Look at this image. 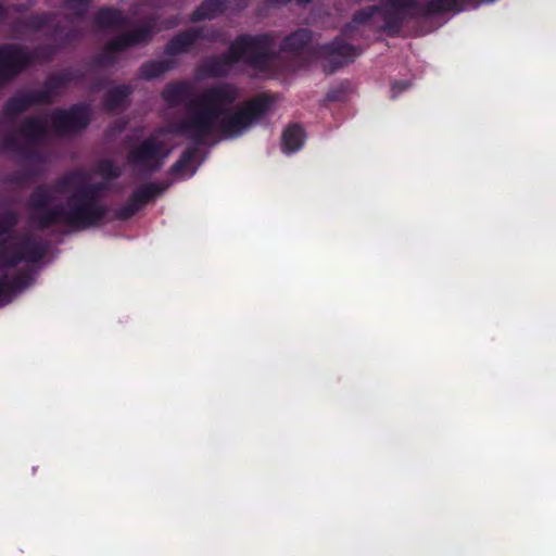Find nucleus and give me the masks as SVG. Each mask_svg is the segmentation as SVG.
Wrapping results in <instances>:
<instances>
[{
	"instance_id": "f257e3e1",
	"label": "nucleus",
	"mask_w": 556,
	"mask_h": 556,
	"mask_svg": "<svg viewBox=\"0 0 556 556\" xmlns=\"http://www.w3.org/2000/svg\"><path fill=\"white\" fill-rule=\"evenodd\" d=\"M239 92L236 86L222 83L202 89L186 105V115L172 125L167 132L185 136L193 141L170 166L172 175L182 174L195 159L198 146L216 131L225 138H237L251 125L257 123L271 110L276 99L268 93H260L245 101L236 111L229 108L237 101Z\"/></svg>"
},
{
	"instance_id": "f03ea898",
	"label": "nucleus",
	"mask_w": 556,
	"mask_h": 556,
	"mask_svg": "<svg viewBox=\"0 0 556 556\" xmlns=\"http://www.w3.org/2000/svg\"><path fill=\"white\" fill-rule=\"evenodd\" d=\"M274 38L270 34H241L229 45L228 51L219 55L205 58L197 67V73L205 78L227 77L231 68L239 62H244L249 67L266 72L274 60L271 48Z\"/></svg>"
},
{
	"instance_id": "7ed1b4c3",
	"label": "nucleus",
	"mask_w": 556,
	"mask_h": 556,
	"mask_svg": "<svg viewBox=\"0 0 556 556\" xmlns=\"http://www.w3.org/2000/svg\"><path fill=\"white\" fill-rule=\"evenodd\" d=\"M109 207L100 201L87 199L76 191L66 199V205L58 204L41 218L43 227L64 224L74 229L99 227L106 217Z\"/></svg>"
},
{
	"instance_id": "20e7f679",
	"label": "nucleus",
	"mask_w": 556,
	"mask_h": 556,
	"mask_svg": "<svg viewBox=\"0 0 556 556\" xmlns=\"http://www.w3.org/2000/svg\"><path fill=\"white\" fill-rule=\"evenodd\" d=\"M18 219V213L13 210L0 214V268H14L22 262L38 263L46 255L45 244L31 237L10 247L9 239L13 238Z\"/></svg>"
},
{
	"instance_id": "39448f33",
	"label": "nucleus",
	"mask_w": 556,
	"mask_h": 556,
	"mask_svg": "<svg viewBox=\"0 0 556 556\" xmlns=\"http://www.w3.org/2000/svg\"><path fill=\"white\" fill-rule=\"evenodd\" d=\"M41 51H46L47 56L53 53L50 48L37 49L35 52H31L25 46L14 43L0 45V88L11 83L28 68L39 58Z\"/></svg>"
},
{
	"instance_id": "423d86ee",
	"label": "nucleus",
	"mask_w": 556,
	"mask_h": 556,
	"mask_svg": "<svg viewBox=\"0 0 556 556\" xmlns=\"http://www.w3.org/2000/svg\"><path fill=\"white\" fill-rule=\"evenodd\" d=\"M382 29L390 37L402 30L405 22L425 18L424 3L418 0H381Z\"/></svg>"
},
{
	"instance_id": "0eeeda50",
	"label": "nucleus",
	"mask_w": 556,
	"mask_h": 556,
	"mask_svg": "<svg viewBox=\"0 0 556 556\" xmlns=\"http://www.w3.org/2000/svg\"><path fill=\"white\" fill-rule=\"evenodd\" d=\"M163 149L164 143L150 136L128 151L126 161L139 174L149 176L162 168L164 159L167 156V153H163Z\"/></svg>"
},
{
	"instance_id": "6e6552de",
	"label": "nucleus",
	"mask_w": 556,
	"mask_h": 556,
	"mask_svg": "<svg viewBox=\"0 0 556 556\" xmlns=\"http://www.w3.org/2000/svg\"><path fill=\"white\" fill-rule=\"evenodd\" d=\"M91 106L89 103H75L67 110L55 109L51 113V124L60 135L78 134L85 130L91 122Z\"/></svg>"
},
{
	"instance_id": "1a4fd4ad",
	"label": "nucleus",
	"mask_w": 556,
	"mask_h": 556,
	"mask_svg": "<svg viewBox=\"0 0 556 556\" xmlns=\"http://www.w3.org/2000/svg\"><path fill=\"white\" fill-rule=\"evenodd\" d=\"M362 53V50L343 38L336 37L332 41L318 46L314 54L324 58L323 70L326 74H333L340 67L354 62L355 58Z\"/></svg>"
},
{
	"instance_id": "9d476101",
	"label": "nucleus",
	"mask_w": 556,
	"mask_h": 556,
	"mask_svg": "<svg viewBox=\"0 0 556 556\" xmlns=\"http://www.w3.org/2000/svg\"><path fill=\"white\" fill-rule=\"evenodd\" d=\"M167 185L160 182H146L135 189L127 202L115 212L118 220H127L135 216L143 206L161 195Z\"/></svg>"
},
{
	"instance_id": "9b49d317",
	"label": "nucleus",
	"mask_w": 556,
	"mask_h": 556,
	"mask_svg": "<svg viewBox=\"0 0 556 556\" xmlns=\"http://www.w3.org/2000/svg\"><path fill=\"white\" fill-rule=\"evenodd\" d=\"M217 38L218 34L215 30L205 34L203 27H191L179 31L169 39L165 45L164 54L169 58L185 54L188 53L199 40L214 42Z\"/></svg>"
},
{
	"instance_id": "f8f14e48",
	"label": "nucleus",
	"mask_w": 556,
	"mask_h": 556,
	"mask_svg": "<svg viewBox=\"0 0 556 556\" xmlns=\"http://www.w3.org/2000/svg\"><path fill=\"white\" fill-rule=\"evenodd\" d=\"M157 17L151 15L144 24L130 31L123 33L111 40V48L125 51L132 47L148 45L155 34Z\"/></svg>"
},
{
	"instance_id": "ddd939ff",
	"label": "nucleus",
	"mask_w": 556,
	"mask_h": 556,
	"mask_svg": "<svg viewBox=\"0 0 556 556\" xmlns=\"http://www.w3.org/2000/svg\"><path fill=\"white\" fill-rule=\"evenodd\" d=\"M47 101L46 92L25 91L9 98L2 110V117L12 123L34 104Z\"/></svg>"
},
{
	"instance_id": "4468645a",
	"label": "nucleus",
	"mask_w": 556,
	"mask_h": 556,
	"mask_svg": "<svg viewBox=\"0 0 556 556\" xmlns=\"http://www.w3.org/2000/svg\"><path fill=\"white\" fill-rule=\"evenodd\" d=\"M51 187L46 185H39L35 187L33 192L29 195V206L33 210L31 219L34 225L40 229L46 230L50 227H43L41 225L40 218L53 207L50 206L52 202Z\"/></svg>"
},
{
	"instance_id": "2eb2a0df",
	"label": "nucleus",
	"mask_w": 556,
	"mask_h": 556,
	"mask_svg": "<svg viewBox=\"0 0 556 556\" xmlns=\"http://www.w3.org/2000/svg\"><path fill=\"white\" fill-rule=\"evenodd\" d=\"M84 74L79 70H63L60 73L50 75L45 81L43 89L36 90V92H46L47 101L41 102L42 104H49L52 102L53 96L60 90L65 88L73 81H81Z\"/></svg>"
},
{
	"instance_id": "dca6fc26",
	"label": "nucleus",
	"mask_w": 556,
	"mask_h": 556,
	"mask_svg": "<svg viewBox=\"0 0 556 556\" xmlns=\"http://www.w3.org/2000/svg\"><path fill=\"white\" fill-rule=\"evenodd\" d=\"M194 93V87L190 81L179 80V81H170L168 83L161 96L162 99L169 108H177L182 104L185 106L187 103L192 101L191 97Z\"/></svg>"
},
{
	"instance_id": "f3484780",
	"label": "nucleus",
	"mask_w": 556,
	"mask_h": 556,
	"mask_svg": "<svg viewBox=\"0 0 556 556\" xmlns=\"http://www.w3.org/2000/svg\"><path fill=\"white\" fill-rule=\"evenodd\" d=\"M17 132L25 138L26 144L38 146L48 137L47 122L41 116H27L23 119Z\"/></svg>"
},
{
	"instance_id": "a211bd4d",
	"label": "nucleus",
	"mask_w": 556,
	"mask_h": 556,
	"mask_svg": "<svg viewBox=\"0 0 556 556\" xmlns=\"http://www.w3.org/2000/svg\"><path fill=\"white\" fill-rule=\"evenodd\" d=\"M134 90L135 88L129 84H119L110 88L103 97V109L109 113L127 109Z\"/></svg>"
},
{
	"instance_id": "6ab92c4d",
	"label": "nucleus",
	"mask_w": 556,
	"mask_h": 556,
	"mask_svg": "<svg viewBox=\"0 0 556 556\" xmlns=\"http://www.w3.org/2000/svg\"><path fill=\"white\" fill-rule=\"evenodd\" d=\"M93 26L99 30L125 27L129 20L119 9L113 7H101L92 17Z\"/></svg>"
},
{
	"instance_id": "aec40b11",
	"label": "nucleus",
	"mask_w": 556,
	"mask_h": 556,
	"mask_svg": "<svg viewBox=\"0 0 556 556\" xmlns=\"http://www.w3.org/2000/svg\"><path fill=\"white\" fill-rule=\"evenodd\" d=\"M473 0H429L424 3L425 18L464 11Z\"/></svg>"
},
{
	"instance_id": "412c9836",
	"label": "nucleus",
	"mask_w": 556,
	"mask_h": 556,
	"mask_svg": "<svg viewBox=\"0 0 556 556\" xmlns=\"http://www.w3.org/2000/svg\"><path fill=\"white\" fill-rule=\"evenodd\" d=\"M230 0H203L191 13L190 21L193 23L213 20L226 12Z\"/></svg>"
},
{
	"instance_id": "4be33fe9",
	"label": "nucleus",
	"mask_w": 556,
	"mask_h": 556,
	"mask_svg": "<svg viewBox=\"0 0 556 556\" xmlns=\"http://www.w3.org/2000/svg\"><path fill=\"white\" fill-rule=\"evenodd\" d=\"M313 39V33L307 28H298L286 36L280 43L281 52L300 53L307 49Z\"/></svg>"
},
{
	"instance_id": "5701e85b",
	"label": "nucleus",
	"mask_w": 556,
	"mask_h": 556,
	"mask_svg": "<svg viewBox=\"0 0 556 556\" xmlns=\"http://www.w3.org/2000/svg\"><path fill=\"white\" fill-rule=\"evenodd\" d=\"M305 131L300 124L289 125L282 132L281 148L287 154L298 152L304 144Z\"/></svg>"
},
{
	"instance_id": "b1692460",
	"label": "nucleus",
	"mask_w": 556,
	"mask_h": 556,
	"mask_svg": "<svg viewBox=\"0 0 556 556\" xmlns=\"http://www.w3.org/2000/svg\"><path fill=\"white\" fill-rule=\"evenodd\" d=\"M175 65L176 61L173 59L160 61L150 60L139 67V77L144 80H152L173 70Z\"/></svg>"
},
{
	"instance_id": "393cba45",
	"label": "nucleus",
	"mask_w": 556,
	"mask_h": 556,
	"mask_svg": "<svg viewBox=\"0 0 556 556\" xmlns=\"http://www.w3.org/2000/svg\"><path fill=\"white\" fill-rule=\"evenodd\" d=\"M89 175L81 169H73L56 179L53 189L64 193L72 188H79L83 182L89 181Z\"/></svg>"
},
{
	"instance_id": "a878e982",
	"label": "nucleus",
	"mask_w": 556,
	"mask_h": 556,
	"mask_svg": "<svg viewBox=\"0 0 556 556\" xmlns=\"http://www.w3.org/2000/svg\"><path fill=\"white\" fill-rule=\"evenodd\" d=\"M53 16L54 14L51 12L30 14L26 17L16 20L14 27L15 29H29L38 31L50 25Z\"/></svg>"
},
{
	"instance_id": "bb28decb",
	"label": "nucleus",
	"mask_w": 556,
	"mask_h": 556,
	"mask_svg": "<svg viewBox=\"0 0 556 556\" xmlns=\"http://www.w3.org/2000/svg\"><path fill=\"white\" fill-rule=\"evenodd\" d=\"M377 13H381L380 5H369L362 8L354 13L352 21L343 27L342 34L346 37H352V33L357 25L367 23Z\"/></svg>"
},
{
	"instance_id": "cd10ccee",
	"label": "nucleus",
	"mask_w": 556,
	"mask_h": 556,
	"mask_svg": "<svg viewBox=\"0 0 556 556\" xmlns=\"http://www.w3.org/2000/svg\"><path fill=\"white\" fill-rule=\"evenodd\" d=\"M122 50L111 48V40L105 45L103 50L92 58L91 64L96 67L113 66L117 62L116 53Z\"/></svg>"
},
{
	"instance_id": "c85d7f7f",
	"label": "nucleus",
	"mask_w": 556,
	"mask_h": 556,
	"mask_svg": "<svg viewBox=\"0 0 556 556\" xmlns=\"http://www.w3.org/2000/svg\"><path fill=\"white\" fill-rule=\"evenodd\" d=\"M97 174L106 180L117 179L122 172L115 162L111 159H103L97 163Z\"/></svg>"
},
{
	"instance_id": "c756f323",
	"label": "nucleus",
	"mask_w": 556,
	"mask_h": 556,
	"mask_svg": "<svg viewBox=\"0 0 556 556\" xmlns=\"http://www.w3.org/2000/svg\"><path fill=\"white\" fill-rule=\"evenodd\" d=\"M54 33L60 36L59 43L61 47L77 43L83 39V31L78 28L64 30L61 26H56Z\"/></svg>"
},
{
	"instance_id": "7c9ffc66",
	"label": "nucleus",
	"mask_w": 556,
	"mask_h": 556,
	"mask_svg": "<svg viewBox=\"0 0 556 556\" xmlns=\"http://www.w3.org/2000/svg\"><path fill=\"white\" fill-rule=\"evenodd\" d=\"M105 189L103 182L89 184L88 181L83 182L81 186L76 190L77 193L87 197L92 201H99L101 192Z\"/></svg>"
},
{
	"instance_id": "2f4dec72",
	"label": "nucleus",
	"mask_w": 556,
	"mask_h": 556,
	"mask_svg": "<svg viewBox=\"0 0 556 556\" xmlns=\"http://www.w3.org/2000/svg\"><path fill=\"white\" fill-rule=\"evenodd\" d=\"M92 0H64V7L73 11L77 18H81L87 13Z\"/></svg>"
},
{
	"instance_id": "473e14b6",
	"label": "nucleus",
	"mask_w": 556,
	"mask_h": 556,
	"mask_svg": "<svg viewBox=\"0 0 556 556\" xmlns=\"http://www.w3.org/2000/svg\"><path fill=\"white\" fill-rule=\"evenodd\" d=\"M30 283V276L25 271H20L13 276V278L9 279V289L11 293H15L24 290Z\"/></svg>"
},
{
	"instance_id": "72a5a7b5",
	"label": "nucleus",
	"mask_w": 556,
	"mask_h": 556,
	"mask_svg": "<svg viewBox=\"0 0 556 556\" xmlns=\"http://www.w3.org/2000/svg\"><path fill=\"white\" fill-rule=\"evenodd\" d=\"M350 90L349 83H341L339 86L330 89L326 94V100L329 102H342L345 101L348 92Z\"/></svg>"
},
{
	"instance_id": "f704fd0d",
	"label": "nucleus",
	"mask_w": 556,
	"mask_h": 556,
	"mask_svg": "<svg viewBox=\"0 0 556 556\" xmlns=\"http://www.w3.org/2000/svg\"><path fill=\"white\" fill-rule=\"evenodd\" d=\"M35 147L36 146L25 143L18 155L25 161L40 163L42 161V155L37 149H35Z\"/></svg>"
},
{
	"instance_id": "c9c22d12",
	"label": "nucleus",
	"mask_w": 556,
	"mask_h": 556,
	"mask_svg": "<svg viewBox=\"0 0 556 556\" xmlns=\"http://www.w3.org/2000/svg\"><path fill=\"white\" fill-rule=\"evenodd\" d=\"M24 144H21L17 137L15 135L5 136L0 142V149L2 151H11L15 153H20L21 149Z\"/></svg>"
},
{
	"instance_id": "e433bc0d",
	"label": "nucleus",
	"mask_w": 556,
	"mask_h": 556,
	"mask_svg": "<svg viewBox=\"0 0 556 556\" xmlns=\"http://www.w3.org/2000/svg\"><path fill=\"white\" fill-rule=\"evenodd\" d=\"M12 295L9 289V277L8 275H3L0 277V302L4 303L10 302V296Z\"/></svg>"
},
{
	"instance_id": "4c0bfd02",
	"label": "nucleus",
	"mask_w": 556,
	"mask_h": 556,
	"mask_svg": "<svg viewBox=\"0 0 556 556\" xmlns=\"http://www.w3.org/2000/svg\"><path fill=\"white\" fill-rule=\"evenodd\" d=\"M8 180L10 182H12L14 185H18V186H23V185L29 182L24 170H20V172H15V173L11 174Z\"/></svg>"
},
{
	"instance_id": "58836bf2",
	"label": "nucleus",
	"mask_w": 556,
	"mask_h": 556,
	"mask_svg": "<svg viewBox=\"0 0 556 556\" xmlns=\"http://www.w3.org/2000/svg\"><path fill=\"white\" fill-rule=\"evenodd\" d=\"M408 87H409L408 83L403 81V80H395L394 83H392V86H391L392 97H395L399 93L405 91Z\"/></svg>"
},
{
	"instance_id": "ea45409f",
	"label": "nucleus",
	"mask_w": 556,
	"mask_h": 556,
	"mask_svg": "<svg viewBox=\"0 0 556 556\" xmlns=\"http://www.w3.org/2000/svg\"><path fill=\"white\" fill-rule=\"evenodd\" d=\"M25 172V175L28 179V181L33 180L34 178L38 177L39 172L35 166H27L23 169Z\"/></svg>"
},
{
	"instance_id": "a19ab883",
	"label": "nucleus",
	"mask_w": 556,
	"mask_h": 556,
	"mask_svg": "<svg viewBox=\"0 0 556 556\" xmlns=\"http://www.w3.org/2000/svg\"><path fill=\"white\" fill-rule=\"evenodd\" d=\"M293 0H264V2L270 7L287 5Z\"/></svg>"
},
{
	"instance_id": "79ce46f5",
	"label": "nucleus",
	"mask_w": 556,
	"mask_h": 556,
	"mask_svg": "<svg viewBox=\"0 0 556 556\" xmlns=\"http://www.w3.org/2000/svg\"><path fill=\"white\" fill-rule=\"evenodd\" d=\"M8 15H9V8L4 7L0 2V24H2L8 18Z\"/></svg>"
},
{
	"instance_id": "37998d69",
	"label": "nucleus",
	"mask_w": 556,
	"mask_h": 556,
	"mask_svg": "<svg viewBox=\"0 0 556 556\" xmlns=\"http://www.w3.org/2000/svg\"><path fill=\"white\" fill-rule=\"evenodd\" d=\"M167 22H168V27H173V26L177 25L178 18H177V16H173Z\"/></svg>"
},
{
	"instance_id": "c03bdc74",
	"label": "nucleus",
	"mask_w": 556,
	"mask_h": 556,
	"mask_svg": "<svg viewBox=\"0 0 556 556\" xmlns=\"http://www.w3.org/2000/svg\"><path fill=\"white\" fill-rule=\"evenodd\" d=\"M12 9L16 12H22L24 10L23 5H13Z\"/></svg>"
},
{
	"instance_id": "a18cd8bd",
	"label": "nucleus",
	"mask_w": 556,
	"mask_h": 556,
	"mask_svg": "<svg viewBox=\"0 0 556 556\" xmlns=\"http://www.w3.org/2000/svg\"><path fill=\"white\" fill-rule=\"evenodd\" d=\"M298 4H308L311 3L313 0H295Z\"/></svg>"
},
{
	"instance_id": "49530a36",
	"label": "nucleus",
	"mask_w": 556,
	"mask_h": 556,
	"mask_svg": "<svg viewBox=\"0 0 556 556\" xmlns=\"http://www.w3.org/2000/svg\"><path fill=\"white\" fill-rule=\"evenodd\" d=\"M155 132H156L157 135H162V134H164V132H165V130H164V129H157Z\"/></svg>"
}]
</instances>
